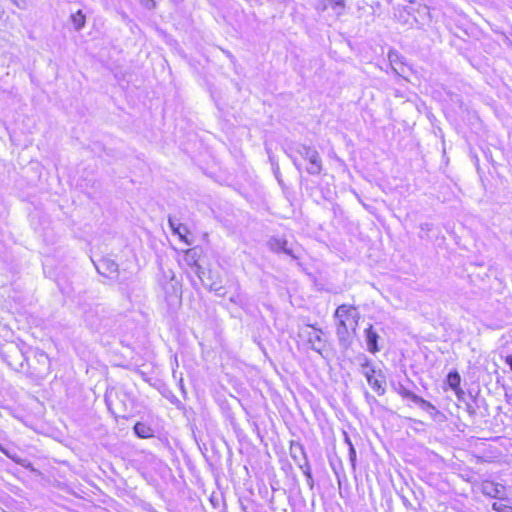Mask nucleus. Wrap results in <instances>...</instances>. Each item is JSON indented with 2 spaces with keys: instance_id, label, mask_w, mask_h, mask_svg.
<instances>
[{
  "instance_id": "1",
  "label": "nucleus",
  "mask_w": 512,
  "mask_h": 512,
  "mask_svg": "<svg viewBox=\"0 0 512 512\" xmlns=\"http://www.w3.org/2000/svg\"><path fill=\"white\" fill-rule=\"evenodd\" d=\"M334 317L336 322V335L339 344L347 349L352 344V335L356 333L360 313L356 307L342 304L337 307Z\"/></svg>"
},
{
  "instance_id": "2",
  "label": "nucleus",
  "mask_w": 512,
  "mask_h": 512,
  "mask_svg": "<svg viewBox=\"0 0 512 512\" xmlns=\"http://www.w3.org/2000/svg\"><path fill=\"white\" fill-rule=\"evenodd\" d=\"M287 156L292 160L295 168L301 172V164L296 155L308 162L306 171L310 175H320L323 170V163L318 151L312 147L301 143H295L285 150Z\"/></svg>"
},
{
  "instance_id": "3",
  "label": "nucleus",
  "mask_w": 512,
  "mask_h": 512,
  "mask_svg": "<svg viewBox=\"0 0 512 512\" xmlns=\"http://www.w3.org/2000/svg\"><path fill=\"white\" fill-rule=\"evenodd\" d=\"M364 362L361 364L362 368V374L365 376L368 384L371 386V388L379 395L382 396L385 394L386 389L383 385L384 383V376L382 375V372H377L375 367L371 364V361L364 356L363 357Z\"/></svg>"
},
{
  "instance_id": "4",
  "label": "nucleus",
  "mask_w": 512,
  "mask_h": 512,
  "mask_svg": "<svg viewBox=\"0 0 512 512\" xmlns=\"http://www.w3.org/2000/svg\"><path fill=\"white\" fill-rule=\"evenodd\" d=\"M2 357L9 367L19 371L24 369V362L27 360L26 355L14 344H10L2 351Z\"/></svg>"
},
{
  "instance_id": "5",
  "label": "nucleus",
  "mask_w": 512,
  "mask_h": 512,
  "mask_svg": "<svg viewBox=\"0 0 512 512\" xmlns=\"http://www.w3.org/2000/svg\"><path fill=\"white\" fill-rule=\"evenodd\" d=\"M105 403L107 405L108 410L114 416H121L122 413L126 412V405L123 400L120 399V393L115 388H110L106 390L105 393ZM122 417H125L122 415Z\"/></svg>"
},
{
  "instance_id": "6",
  "label": "nucleus",
  "mask_w": 512,
  "mask_h": 512,
  "mask_svg": "<svg viewBox=\"0 0 512 512\" xmlns=\"http://www.w3.org/2000/svg\"><path fill=\"white\" fill-rule=\"evenodd\" d=\"M93 263L100 275L111 279L118 276V264L113 259L102 257L97 261L93 260Z\"/></svg>"
},
{
  "instance_id": "7",
  "label": "nucleus",
  "mask_w": 512,
  "mask_h": 512,
  "mask_svg": "<svg viewBox=\"0 0 512 512\" xmlns=\"http://www.w3.org/2000/svg\"><path fill=\"white\" fill-rule=\"evenodd\" d=\"M311 328L313 330L306 333L307 342L313 351L321 354L326 345V341L322 338L323 332L321 329H316L314 326H311Z\"/></svg>"
},
{
  "instance_id": "8",
  "label": "nucleus",
  "mask_w": 512,
  "mask_h": 512,
  "mask_svg": "<svg viewBox=\"0 0 512 512\" xmlns=\"http://www.w3.org/2000/svg\"><path fill=\"white\" fill-rule=\"evenodd\" d=\"M481 492L491 498L504 499L505 486L493 481H483L481 484Z\"/></svg>"
},
{
  "instance_id": "9",
  "label": "nucleus",
  "mask_w": 512,
  "mask_h": 512,
  "mask_svg": "<svg viewBox=\"0 0 512 512\" xmlns=\"http://www.w3.org/2000/svg\"><path fill=\"white\" fill-rule=\"evenodd\" d=\"M269 249L273 252L280 253L283 252L294 259H297V256L293 254L291 248L288 247V242L286 239L272 237L269 239L267 243Z\"/></svg>"
},
{
  "instance_id": "10",
  "label": "nucleus",
  "mask_w": 512,
  "mask_h": 512,
  "mask_svg": "<svg viewBox=\"0 0 512 512\" xmlns=\"http://www.w3.org/2000/svg\"><path fill=\"white\" fill-rule=\"evenodd\" d=\"M364 334L366 339L367 350L372 354L379 352L380 347L378 346V340L380 336L374 330L373 326L369 325V327L365 329Z\"/></svg>"
},
{
  "instance_id": "11",
  "label": "nucleus",
  "mask_w": 512,
  "mask_h": 512,
  "mask_svg": "<svg viewBox=\"0 0 512 512\" xmlns=\"http://www.w3.org/2000/svg\"><path fill=\"white\" fill-rule=\"evenodd\" d=\"M33 357L37 361V363L41 366L40 368H35V371L39 375H45L50 370V359L48 355L39 349L33 351Z\"/></svg>"
},
{
  "instance_id": "12",
  "label": "nucleus",
  "mask_w": 512,
  "mask_h": 512,
  "mask_svg": "<svg viewBox=\"0 0 512 512\" xmlns=\"http://www.w3.org/2000/svg\"><path fill=\"white\" fill-rule=\"evenodd\" d=\"M391 386L393 390L403 399H409L410 401L414 402L415 398L418 396L407 385L400 381L392 382Z\"/></svg>"
},
{
  "instance_id": "13",
  "label": "nucleus",
  "mask_w": 512,
  "mask_h": 512,
  "mask_svg": "<svg viewBox=\"0 0 512 512\" xmlns=\"http://www.w3.org/2000/svg\"><path fill=\"white\" fill-rule=\"evenodd\" d=\"M290 454L292 459L299 466V461L304 463V461H308L306 452L304 447L300 443H292L290 447Z\"/></svg>"
},
{
  "instance_id": "14",
  "label": "nucleus",
  "mask_w": 512,
  "mask_h": 512,
  "mask_svg": "<svg viewBox=\"0 0 512 512\" xmlns=\"http://www.w3.org/2000/svg\"><path fill=\"white\" fill-rule=\"evenodd\" d=\"M133 430L136 436L141 439H148L154 436V431L151 426L144 422L135 423Z\"/></svg>"
},
{
  "instance_id": "15",
  "label": "nucleus",
  "mask_w": 512,
  "mask_h": 512,
  "mask_svg": "<svg viewBox=\"0 0 512 512\" xmlns=\"http://www.w3.org/2000/svg\"><path fill=\"white\" fill-rule=\"evenodd\" d=\"M414 404L418 405L422 410L427 412L432 418H436L437 415L440 414V412L437 410V408L429 401L425 400L424 398L417 396L415 398Z\"/></svg>"
},
{
  "instance_id": "16",
  "label": "nucleus",
  "mask_w": 512,
  "mask_h": 512,
  "mask_svg": "<svg viewBox=\"0 0 512 512\" xmlns=\"http://www.w3.org/2000/svg\"><path fill=\"white\" fill-rule=\"evenodd\" d=\"M168 223L174 234H177L182 240H185V234L188 229L185 225L179 222L175 216H169Z\"/></svg>"
},
{
  "instance_id": "17",
  "label": "nucleus",
  "mask_w": 512,
  "mask_h": 512,
  "mask_svg": "<svg viewBox=\"0 0 512 512\" xmlns=\"http://www.w3.org/2000/svg\"><path fill=\"white\" fill-rule=\"evenodd\" d=\"M405 1L408 2L409 4H411V6L405 7V11L408 14L411 15L414 12H417L420 16L429 14V8L426 5L417 4V8H415L414 7V5L416 4L415 0H405Z\"/></svg>"
},
{
  "instance_id": "18",
  "label": "nucleus",
  "mask_w": 512,
  "mask_h": 512,
  "mask_svg": "<svg viewBox=\"0 0 512 512\" xmlns=\"http://www.w3.org/2000/svg\"><path fill=\"white\" fill-rule=\"evenodd\" d=\"M199 278L202 280L205 287H207L210 291H214L218 296H224L225 290L222 286L221 280H213L211 282H206L202 277L199 275Z\"/></svg>"
},
{
  "instance_id": "19",
  "label": "nucleus",
  "mask_w": 512,
  "mask_h": 512,
  "mask_svg": "<svg viewBox=\"0 0 512 512\" xmlns=\"http://www.w3.org/2000/svg\"><path fill=\"white\" fill-rule=\"evenodd\" d=\"M0 451L5 454L9 459H11L12 461H14L15 463L17 464H20V465H23L24 466V460H22L17 452L15 451L14 448H11V447H8V446H4L0 443Z\"/></svg>"
},
{
  "instance_id": "20",
  "label": "nucleus",
  "mask_w": 512,
  "mask_h": 512,
  "mask_svg": "<svg viewBox=\"0 0 512 512\" xmlns=\"http://www.w3.org/2000/svg\"><path fill=\"white\" fill-rule=\"evenodd\" d=\"M299 468L302 470L303 474L306 477L307 485L310 487V489H313L314 487V480L310 468L309 461H304V463H301L299 461Z\"/></svg>"
},
{
  "instance_id": "21",
  "label": "nucleus",
  "mask_w": 512,
  "mask_h": 512,
  "mask_svg": "<svg viewBox=\"0 0 512 512\" xmlns=\"http://www.w3.org/2000/svg\"><path fill=\"white\" fill-rule=\"evenodd\" d=\"M461 377L457 371L449 372L447 376V383L453 390H457L460 386Z\"/></svg>"
},
{
  "instance_id": "22",
  "label": "nucleus",
  "mask_w": 512,
  "mask_h": 512,
  "mask_svg": "<svg viewBox=\"0 0 512 512\" xmlns=\"http://www.w3.org/2000/svg\"><path fill=\"white\" fill-rule=\"evenodd\" d=\"M71 21L76 30H80L85 25V15L81 10H78L76 13L71 15Z\"/></svg>"
},
{
  "instance_id": "23",
  "label": "nucleus",
  "mask_w": 512,
  "mask_h": 512,
  "mask_svg": "<svg viewBox=\"0 0 512 512\" xmlns=\"http://www.w3.org/2000/svg\"><path fill=\"white\" fill-rule=\"evenodd\" d=\"M331 7L336 11L338 15H341L344 8H345V2L344 0H327Z\"/></svg>"
},
{
  "instance_id": "24",
  "label": "nucleus",
  "mask_w": 512,
  "mask_h": 512,
  "mask_svg": "<svg viewBox=\"0 0 512 512\" xmlns=\"http://www.w3.org/2000/svg\"><path fill=\"white\" fill-rule=\"evenodd\" d=\"M388 59H389L390 64L392 65L393 70L397 74H400L398 69L396 67H394V64H397L398 61H400V55L397 52H395V51H390L389 54H388Z\"/></svg>"
},
{
  "instance_id": "25",
  "label": "nucleus",
  "mask_w": 512,
  "mask_h": 512,
  "mask_svg": "<svg viewBox=\"0 0 512 512\" xmlns=\"http://www.w3.org/2000/svg\"><path fill=\"white\" fill-rule=\"evenodd\" d=\"M269 158H270V161L272 163L273 173H274L276 179L278 180V182L281 183L282 180H281V173H280L279 165H278V163L274 162V160H273V158L271 156Z\"/></svg>"
},
{
  "instance_id": "26",
  "label": "nucleus",
  "mask_w": 512,
  "mask_h": 512,
  "mask_svg": "<svg viewBox=\"0 0 512 512\" xmlns=\"http://www.w3.org/2000/svg\"><path fill=\"white\" fill-rule=\"evenodd\" d=\"M349 460L352 464V466H355V462H356V450L354 448V445L353 444H350V449H349Z\"/></svg>"
},
{
  "instance_id": "27",
  "label": "nucleus",
  "mask_w": 512,
  "mask_h": 512,
  "mask_svg": "<svg viewBox=\"0 0 512 512\" xmlns=\"http://www.w3.org/2000/svg\"><path fill=\"white\" fill-rule=\"evenodd\" d=\"M365 398L368 403L376 402V398L372 396L368 391H365Z\"/></svg>"
},
{
  "instance_id": "28",
  "label": "nucleus",
  "mask_w": 512,
  "mask_h": 512,
  "mask_svg": "<svg viewBox=\"0 0 512 512\" xmlns=\"http://www.w3.org/2000/svg\"><path fill=\"white\" fill-rule=\"evenodd\" d=\"M506 364L509 366V368L512 371V355H508L505 360Z\"/></svg>"
},
{
  "instance_id": "29",
  "label": "nucleus",
  "mask_w": 512,
  "mask_h": 512,
  "mask_svg": "<svg viewBox=\"0 0 512 512\" xmlns=\"http://www.w3.org/2000/svg\"><path fill=\"white\" fill-rule=\"evenodd\" d=\"M344 441L348 445V447L350 448V444H352V442H351V439H350L349 435L346 432H344Z\"/></svg>"
},
{
  "instance_id": "30",
  "label": "nucleus",
  "mask_w": 512,
  "mask_h": 512,
  "mask_svg": "<svg viewBox=\"0 0 512 512\" xmlns=\"http://www.w3.org/2000/svg\"><path fill=\"white\" fill-rule=\"evenodd\" d=\"M403 504H404L406 507H410V506H411L410 502H409L406 498H403Z\"/></svg>"
},
{
  "instance_id": "31",
  "label": "nucleus",
  "mask_w": 512,
  "mask_h": 512,
  "mask_svg": "<svg viewBox=\"0 0 512 512\" xmlns=\"http://www.w3.org/2000/svg\"><path fill=\"white\" fill-rule=\"evenodd\" d=\"M407 382H408V384H410L411 386H415L414 382H413V381H411L410 379H407Z\"/></svg>"
},
{
  "instance_id": "32",
  "label": "nucleus",
  "mask_w": 512,
  "mask_h": 512,
  "mask_svg": "<svg viewBox=\"0 0 512 512\" xmlns=\"http://www.w3.org/2000/svg\"><path fill=\"white\" fill-rule=\"evenodd\" d=\"M226 55L229 57V58H233L232 54L230 52H226Z\"/></svg>"
},
{
  "instance_id": "33",
  "label": "nucleus",
  "mask_w": 512,
  "mask_h": 512,
  "mask_svg": "<svg viewBox=\"0 0 512 512\" xmlns=\"http://www.w3.org/2000/svg\"><path fill=\"white\" fill-rule=\"evenodd\" d=\"M493 509H494V510H498V507H497V504H496V503H494V504H493Z\"/></svg>"
},
{
  "instance_id": "34",
  "label": "nucleus",
  "mask_w": 512,
  "mask_h": 512,
  "mask_svg": "<svg viewBox=\"0 0 512 512\" xmlns=\"http://www.w3.org/2000/svg\"><path fill=\"white\" fill-rule=\"evenodd\" d=\"M326 9V5L324 4L323 7L321 8V10H325Z\"/></svg>"
},
{
  "instance_id": "35",
  "label": "nucleus",
  "mask_w": 512,
  "mask_h": 512,
  "mask_svg": "<svg viewBox=\"0 0 512 512\" xmlns=\"http://www.w3.org/2000/svg\"><path fill=\"white\" fill-rule=\"evenodd\" d=\"M510 512H512V510Z\"/></svg>"
}]
</instances>
